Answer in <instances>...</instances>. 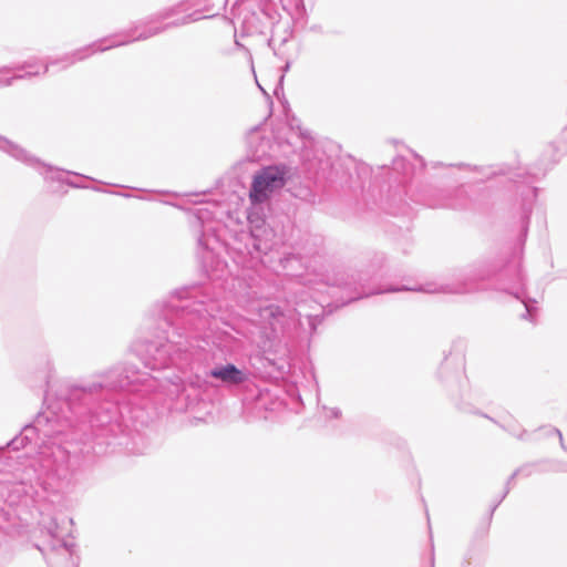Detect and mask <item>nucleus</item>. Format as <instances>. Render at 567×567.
I'll return each mask as SVG.
<instances>
[{
    "label": "nucleus",
    "mask_w": 567,
    "mask_h": 567,
    "mask_svg": "<svg viewBox=\"0 0 567 567\" xmlns=\"http://www.w3.org/2000/svg\"><path fill=\"white\" fill-rule=\"evenodd\" d=\"M216 305L200 286L175 289L168 297L154 306L158 329L163 334L144 342L142 360L144 365L161 375H153L133 365L140 373L156 381L153 389L142 382L125 384L127 402L142 413L144 404L138 402L157 392H165L175 412L193 410L202 398L208 379L220 385L250 392L246 400H259L262 391L256 388L254 374L233 362H217V353L209 341V331L216 321Z\"/></svg>",
    "instance_id": "obj_1"
},
{
    "label": "nucleus",
    "mask_w": 567,
    "mask_h": 567,
    "mask_svg": "<svg viewBox=\"0 0 567 567\" xmlns=\"http://www.w3.org/2000/svg\"><path fill=\"white\" fill-rule=\"evenodd\" d=\"M40 374L45 410L0 446V452L6 447L19 451L29 444L56 447L62 458L78 452L97 456L113 452L125 444L128 422L138 419L140 410L126 400L125 384L142 382L148 390L156 384L133 365H113L87 379L55 385L51 384L53 365L47 359Z\"/></svg>",
    "instance_id": "obj_2"
},
{
    "label": "nucleus",
    "mask_w": 567,
    "mask_h": 567,
    "mask_svg": "<svg viewBox=\"0 0 567 567\" xmlns=\"http://www.w3.org/2000/svg\"><path fill=\"white\" fill-rule=\"evenodd\" d=\"M537 190L536 187L528 189L526 198L523 200L519 217L518 247L507 259L499 258L493 261L473 264L455 274L450 281L434 288L390 285L383 289H373L369 284L374 272L370 269L337 271L327 277L328 293L332 298L328 307L338 309L373 295L399 291L467 295L494 290L505 292L519 300L525 307L522 318L534 321L537 301L527 296L526 279L522 270V255L529 229L533 202L537 197Z\"/></svg>",
    "instance_id": "obj_3"
},
{
    "label": "nucleus",
    "mask_w": 567,
    "mask_h": 567,
    "mask_svg": "<svg viewBox=\"0 0 567 567\" xmlns=\"http://www.w3.org/2000/svg\"><path fill=\"white\" fill-rule=\"evenodd\" d=\"M209 218L207 209H197L195 219L193 221V231L196 236V257L203 268L208 272H223L227 267V262L219 257L217 248L221 243L214 234V228L206 220Z\"/></svg>",
    "instance_id": "obj_4"
},
{
    "label": "nucleus",
    "mask_w": 567,
    "mask_h": 567,
    "mask_svg": "<svg viewBox=\"0 0 567 567\" xmlns=\"http://www.w3.org/2000/svg\"><path fill=\"white\" fill-rule=\"evenodd\" d=\"M269 234L259 226L248 233L241 231L231 245L225 246V250L237 266L249 267L252 260H261L275 246Z\"/></svg>",
    "instance_id": "obj_5"
},
{
    "label": "nucleus",
    "mask_w": 567,
    "mask_h": 567,
    "mask_svg": "<svg viewBox=\"0 0 567 567\" xmlns=\"http://www.w3.org/2000/svg\"><path fill=\"white\" fill-rule=\"evenodd\" d=\"M0 151L7 153L9 156L14 158L16 161L27 165L28 167L37 171L45 181L59 182L62 184H66L73 188H87L86 185L76 184L75 182L64 177V174L81 176L85 179H92L89 176L81 175L79 173L72 171H65L63 168L53 166L43 162L41 158L31 154L28 150L22 147L21 145L8 140L7 137L0 135Z\"/></svg>",
    "instance_id": "obj_6"
},
{
    "label": "nucleus",
    "mask_w": 567,
    "mask_h": 567,
    "mask_svg": "<svg viewBox=\"0 0 567 567\" xmlns=\"http://www.w3.org/2000/svg\"><path fill=\"white\" fill-rule=\"evenodd\" d=\"M289 177V168L286 165H268L257 171L252 177L249 199L258 205L268 200L271 193L282 188Z\"/></svg>",
    "instance_id": "obj_7"
},
{
    "label": "nucleus",
    "mask_w": 567,
    "mask_h": 567,
    "mask_svg": "<svg viewBox=\"0 0 567 567\" xmlns=\"http://www.w3.org/2000/svg\"><path fill=\"white\" fill-rule=\"evenodd\" d=\"M417 202L431 208L457 210L467 206L468 197L462 186L447 190L426 184L417 188Z\"/></svg>",
    "instance_id": "obj_8"
},
{
    "label": "nucleus",
    "mask_w": 567,
    "mask_h": 567,
    "mask_svg": "<svg viewBox=\"0 0 567 567\" xmlns=\"http://www.w3.org/2000/svg\"><path fill=\"white\" fill-rule=\"evenodd\" d=\"M148 17L135 21L131 28L122 32L109 35L106 39L110 47H123L136 41H145L165 32L163 24L155 25L156 23H148Z\"/></svg>",
    "instance_id": "obj_9"
},
{
    "label": "nucleus",
    "mask_w": 567,
    "mask_h": 567,
    "mask_svg": "<svg viewBox=\"0 0 567 567\" xmlns=\"http://www.w3.org/2000/svg\"><path fill=\"white\" fill-rule=\"evenodd\" d=\"M251 364L260 373L272 377L275 373H282L285 371V360L278 358L276 351L264 347L260 352L250 358Z\"/></svg>",
    "instance_id": "obj_10"
},
{
    "label": "nucleus",
    "mask_w": 567,
    "mask_h": 567,
    "mask_svg": "<svg viewBox=\"0 0 567 567\" xmlns=\"http://www.w3.org/2000/svg\"><path fill=\"white\" fill-rule=\"evenodd\" d=\"M271 23L270 16L265 10L248 11L244 14L240 25V37L265 34Z\"/></svg>",
    "instance_id": "obj_11"
},
{
    "label": "nucleus",
    "mask_w": 567,
    "mask_h": 567,
    "mask_svg": "<svg viewBox=\"0 0 567 567\" xmlns=\"http://www.w3.org/2000/svg\"><path fill=\"white\" fill-rule=\"evenodd\" d=\"M258 132L259 126H255L250 128L247 136L248 152L246 155V161L251 163L260 161L268 154L269 140L259 137Z\"/></svg>",
    "instance_id": "obj_12"
},
{
    "label": "nucleus",
    "mask_w": 567,
    "mask_h": 567,
    "mask_svg": "<svg viewBox=\"0 0 567 567\" xmlns=\"http://www.w3.org/2000/svg\"><path fill=\"white\" fill-rule=\"evenodd\" d=\"M43 65L39 59L27 60L23 63L17 64L13 68H4L6 72L11 70L17 71L10 79L7 80L6 84L11 85L14 80L31 79L33 76L44 75L42 73Z\"/></svg>",
    "instance_id": "obj_13"
},
{
    "label": "nucleus",
    "mask_w": 567,
    "mask_h": 567,
    "mask_svg": "<svg viewBox=\"0 0 567 567\" xmlns=\"http://www.w3.org/2000/svg\"><path fill=\"white\" fill-rule=\"evenodd\" d=\"M45 529L51 537L49 543L50 549L52 551H59L60 549H63L66 554H69V556H71L75 544L63 538V536L58 530V523L54 518L50 520L49 525L45 526Z\"/></svg>",
    "instance_id": "obj_14"
},
{
    "label": "nucleus",
    "mask_w": 567,
    "mask_h": 567,
    "mask_svg": "<svg viewBox=\"0 0 567 567\" xmlns=\"http://www.w3.org/2000/svg\"><path fill=\"white\" fill-rule=\"evenodd\" d=\"M106 39H109V37L102 38L97 41H94L87 45H84L72 51L71 53L73 56L74 64L76 62H81L89 59L94 53L105 52L111 49H114L115 47H110V42Z\"/></svg>",
    "instance_id": "obj_15"
},
{
    "label": "nucleus",
    "mask_w": 567,
    "mask_h": 567,
    "mask_svg": "<svg viewBox=\"0 0 567 567\" xmlns=\"http://www.w3.org/2000/svg\"><path fill=\"white\" fill-rule=\"evenodd\" d=\"M391 169L394 174L393 179L403 185L408 184L414 174V166L403 156L392 161Z\"/></svg>",
    "instance_id": "obj_16"
},
{
    "label": "nucleus",
    "mask_w": 567,
    "mask_h": 567,
    "mask_svg": "<svg viewBox=\"0 0 567 567\" xmlns=\"http://www.w3.org/2000/svg\"><path fill=\"white\" fill-rule=\"evenodd\" d=\"M481 415L486 417V419H488L493 423L497 424L504 431H506L507 433H509L511 435L517 437L520 441H529L532 439V435L526 430L520 429V425L516 421H514V420H511V421H508L506 423H501L497 420L488 416L487 414H483L482 413Z\"/></svg>",
    "instance_id": "obj_17"
},
{
    "label": "nucleus",
    "mask_w": 567,
    "mask_h": 567,
    "mask_svg": "<svg viewBox=\"0 0 567 567\" xmlns=\"http://www.w3.org/2000/svg\"><path fill=\"white\" fill-rule=\"evenodd\" d=\"M182 11V4L164 8L151 16H148V23H161Z\"/></svg>",
    "instance_id": "obj_18"
},
{
    "label": "nucleus",
    "mask_w": 567,
    "mask_h": 567,
    "mask_svg": "<svg viewBox=\"0 0 567 567\" xmlns=\"http://www.w3.org/2000/svg\"><path fill=\"white\" fill-rule=\"evenodd\" d=\"M202 18H203V16H200L199 11H194V12L188 13L179 19L164 23L163 25L165 28V31H167L168 29H172V28H177V27L186 25L188 23L198 21Z\"/></svg>",
    "instance_id": "obj_19"
},
{
    "label": "nucleus",
    "mask_w": 567,
    "mask_h": 567,
    "mask_svg": "<svg viewBox=\"0 0 567 567\" xmlns=\"http://www.w3.org/2000/svg\"><path fill=\"white\" fill-rule=\"evenodd\" d=\"M59 63L63 64L62 69H66L70 65H73L74 61H73L72 53L71 52L70 53H65L64 55H62L59 59H51V60H49L47 63H44L42 73L47 74L48 71H49V68L51 65H55V64H59Z\"/></svg>",
    "instance_id": "obj_20"
},
{
    "label": "nucleus",
    "mask_w": 567,
    "mask_h": 567,
    "mask_svg": "<svg viewBox=\"0 0 567 567\" xmlns=\"http://www.w3.org/2000/svg\"><path fill=\"white\" fill-rule=\"evenodd\" d=\"M536 432L543 433V435L546 436V437L557 436L558 440H559L560 447L565 452H567V446L564 443L563 433L560 432L559 429H557L555 426H551V425H544V426L538 427L536 430Z\"/></svg>",
    "instance_id": "obj_21"
},
{
    "label": "nucleus",
    "mask_w": 567,
    "mask_h": 567,
    "mask_svg": "<svg viewBox=\"0 0 567 567\" xmlns=\"http://www.w3.org/2000/svg\"><path fill=\"white\" fill-rule=\"evenodd\" d=\"M543 464L542 461L539 462H532V463H526V464H523L522 466H519L518 468H516L517 473L519 476H523V477H529L533 473H535L536 471H540L539 470V466Z\"/></svg>",
    "instance_id": "obj_22"
},
{
    "label": "nucleus",
    "mask_w": 567,
    "mask_h": 567,
    "mask_svg": "<svg viewBox=\"0 0 567 567\" xmlns=\"http://www.w3.org/2000/svg\"><path fill=\"white\" fill-rule=\"evenodd\" d=\"M456 166H457L458 168H468V169H472V171H474V172H477V173H480V174H482V175L486 176L487 178H489V177H492V176H494V175H496V174H497V172H496V171H494L492 166H486V167H484V166H480V167H478V166H472V165H470V164H465V163H460V164H457Z\"/></svg>",
    "instance_id": "obj_23"
},
{
    "label": "nucleus",
    "mask_w": 567,
    "mask_h": 567,
    "mask_svg": "<svg viewBox=\"0 0 567 567\" xmlns=\"http://www.w3.org/2000/svg\"><path fill=\"white\" fill-rule=\"evenodd\" d=\"M202 2H204V0H194V4L196 6H199ZM205 2L206 3L203 6L202 10L205 12H212L216 8L219 10L224 6L225 0H205Z\"/></svg>",
    "instance_id": "obj_24"
},
{
    "label": "nucleus",
    "mask_w": 567,
    "mask_h": 567,
    "mask_svg": "<svg viewBox=\"0 0 567 567\" xmlns=\"http://www.w3.org/2000/svg\"><path fill=\"white\" fill-rule=\"evenodd\" d=\"M290 66H291V62L290 61H287L285 63V65L281 66L280 71H281V74L279 76V80H278V83L275 87V95L278 96L279 95V92L284 90V79H285V75L286 73L290 70Z\"/></svg>",
    "instance_id": "obj_25"
},
{
    "label": "nucleus",
    "mask_w": 567,
    "mask_h": 567,
    "mask_svg": "<svg viewBox=\"0 0 567 567\" xmlns=\"http://www.w3.org/2000/svg\"><path fill=\"white\" fill-rule=\"evenodd\" d=\"M323 317L322 315H308L307 321L311 333H315L318 326L322 323Z\"/></svg>",
    "instance_id": "obj_26"
},
{
    "label": "nucleus",
    "mask_w": 567,
    "mask_h": 567,
    "mask_svg": "<svg viewBox=\"0 0 567 567\" xmlns=\"http://www.w3.org/2000/svg\"><path fill=\"white\" fill-rule=\"evenodd\" d=\"M291 130H297L298 135L302 141L310 140V132L307 130H303L300 124L298 123V120L293 117L290 122Z\"/></svg>",
    "instance_id": "obj_27"
},
{
    "label": "nucleus",
    "mask_w": 567,
    "mask_h": 567,
    "mask_svg": "<svg viewBox=\"0 0 567 567\" xmlns=\"http://www.w3.org/2000/svg\"><path fill=\"white\" fill-rule=\"evenodd\" d=\"M508 493H509V487H505L503 494L501 495V497L497 501H494V504L489 508L488 522H491L494 512L499 506V504L505 499V497L508 495Z\"/></svg>",
    "instance_id": "obj_28"
},
{
    "label": "nucleus",
    "mask_w": 567,
    "mask_h": 567,
    "mask_svg": "<svg viewBox=\"0 0 567 567\" xmlns=\"http://www.w3.org/2000/svg\"><path fill=\"white\" fill-rule=\"evenodd\" d=\"M235 45L237 49L244 51L246 53V55L248 56V59L250 61H252V55H251L250 51L241 42H239L236 38H235Z\"/></svg>",
    "instance_id": "obj_29"
},
{
    "label": "nucleus",
    "mask_w": 567,
    "mask_h": 567,
    "mask_svg": "<svg viewBox=\"0 0 567 567\" xmlns=\"http://www.w3.org/2000/svg\"><path fill=\"white\" fill-rule=\"evenodd\" d=\"M267 310L269 311V315H270L271 317H274L275 319H276L278 316H282V312L280 311V308H279V307L270 306Z\"/></svg>",
    "instance_id": "obj_30"
},
{
    "label": "nucleus",
    "mask_w": 567,
    "mask_h": 567,
    "mask_svg": "<svg viewBox=\"0 0 567 567\" xmlns=\"http://www.w3.org/2000/svg\"><path fill=\"white\" fill-rule=\"evenodd\" d=\"M517 476H519V475H518L517 471L515 470V471L512 473V475L507 478L506 484H505V487H509V488H511L512 483L515 481V478H516Z\"/></svg>",
    "instance_id": "obj_31"
},
{
    "label": "nucleus",
    "mask_w": 567,
    "mask_h": 567,
    "mask_svg": "<svg viewBox=\"0 0 567 567\" xmlns=\"http://www.w3.org/2000/svg\"><path fill=\"white\" fill-rule=\"evenodd\" d=\"M341 415V411L338 408L331 409V416L338 419Z\"/></svg>",
    "instance_id": "obj_32"
},
{
    "label": "nucleus",
    "mask_w": 567,
    "mask_h": 567,
    "mask_svg": "<svg viewBox=\"0 0 567 567\" xmlns=\"http://www.w3.org/2000/svg\"><path fill=\"white\" fill-rule=\"evenodd\" d=\"M413 155H414V157H415V158H417V159L420 161L421 166H422V167H425V162H424V159H423L421 156H419L417 154H413Z\"/></svg>",
    "instance_id": "obj_33"
},
{
    "label": "nucleus",
    "mask_w": 567,
    "mask_h": 567,
    "mask_svg": "<svg viewBox=\"0 0 567 567\" xmlns=\"http://www.w3.org/2000/svg\"><path fill=\"white\" fill-rule=\"evenodd\" d=\"M441 166H444V164L441 163V162L432 163V168H437V167H441Z\"/></svg>",
    "instance_id": "obj_34"
},
{
    "label": "nucleus",
    "mask_w": 567,
    "mask_h": 567,
    "mask_svg": "<svg viewBox=\"0 0 567 567\" xmlns=\"http://www.w3.org/2000/svg\"><path fill=\"white\" fill-rule=\"evenodd\" d=\"M117 194L121 195V196H124V197H131V195L126 194V193H117Z\"/></svg>",
    "instance_id": "obj_35"
},
{
    "label": "nucleus",
    "mask_w": 567,
    "mask_h": 567,
    "mask_svg": "<svg viewBox=\"0 0 567 567\" xmlns=\"http://www.w3.org/2000/svg\"><path fill=\"white\" fill-rule=\"evenodd\" d=\"M431 567H434V556L431 557Z\"/></svg>",
    "instance_id": "obj_36"
},
{
    "label": "nucleus",
    "mask_w": 567,
    "mask_h": 567,
    "mask_svg": "<svg viewBox=\"0 0 567 567\" xmlns=\"http://www.w3.org/2000/svg\"><path fill=\"white\" fill-rule=\"evenodd\" d=\"M94 190L96 192H101L102 189L101 188H97V187H93Z\"/></svg>",
    "instance_id": "obj_37"
},
{
    "label": "nucleus",
    "mask_w": 567,
    "mask_h": 567,
    "mask_svg": "<svg viewBox=\"0 0 567 567\" xmlns=\"http://www.w3.org/2000/svg\"><path fill=\"white\" fill-rule=\"evenodd\" d=\"M565 133H567V126H566Z\"/></svg>",
    "instance_id": "obj_38"
},
{
    "label": "nucleus",
    "mask_w": 567,
    "mask_h": 567,
    "mask_svg": "<svg viewBox=\"0 0 567 567\" xmlns=\"http://www.w3.org/2000/svg\"><path fill=\"white\" fill-rule=\"evenodd\" d=\"M466 567H470V566H466Z\"/></svg>",
    "instance_id": "obj_39"
},
{
    "label": "nucleus",
    "mask_w": 567,
    "mask_h": 567,
    "mask_svg": "<svg viewBox=\"0 0 567 567\" xmlns=\"http://www.w3.org/2000/svg\"><path fill=\"white\" fill-rule=\"evenodd\" d=\"M466 567H470V566H466Z\"/></svg>",
    "instance_id": "obj_40"
}]
</instances>
